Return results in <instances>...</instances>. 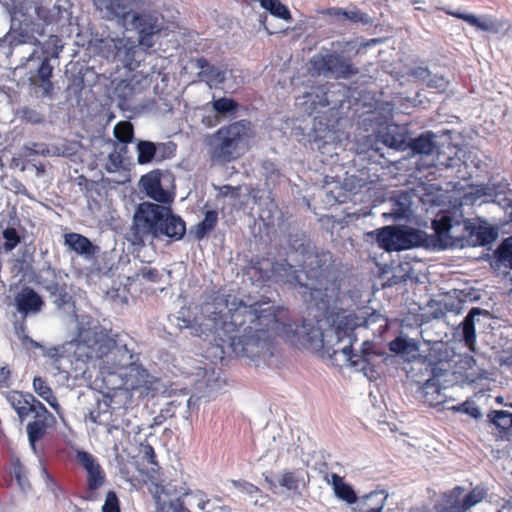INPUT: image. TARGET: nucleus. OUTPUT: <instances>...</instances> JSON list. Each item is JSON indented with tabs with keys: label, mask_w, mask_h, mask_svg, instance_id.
Segmentation results:
<instances>
[{
	"label": "nucleus",
	"mask_w": 512,
	"mask_h": 512,
	"mask_svg": "<svg viewBox=\"0 0 512 512\" xmlns=\"http://www.w3.org/2000/svg\"><path fill=\"white\" fill-rule=\"evenodd\" d=\"M228 308L221 326L216 328L219 346H226L236 356L255 358L272 355L278 338L293 344L301 340L299 326L292 321L288 309L274 306L267 297L252 303L239 300Z\"/></svg>",
	"instance_id": "1"
},
{
	"label": "nucleus",
	"mask_w": 512,
	"mask_h": 512,
	"mask_svg": "<svg viewBox=\"0 0 512 512\" xmlns=\"http://www.w3.org/2000/svg\"><path fill=\"white\" fill-rule=\"evenodd\" d=\"M253 277L257 281L299 285L309 290L311 296L314 292L326 291L334 274V260L330 251L315 250L308 253L303 261V270L308 280L302 283L298 271L286 260L272 261L262 258L253 263L251 267Z\"/></svg>",
	"instance_id": "2"
},
{
	"label": "nucleus",
	"mask_w": 512,
	"mask_h": 512,
	"mask_svg": "<svg viewBox=\"0 0 512 512\" xmlns=\"http://www.w3.org/2000/svg\"><path fill=\"white\" fill-rule=\"evenodd\" d=\"M82 341L87 348V358L98 361L99 372L106 386L134 359L126 345L118 344L104 330L88 331Z\"/></svg>",
	"instance_id": "3"
},
{
	"label": "nucleus",
	"mask_w": 512,
	"mask_h": 512,
	"mask_svg": "<svg viewBox=\"0 0 512 512\" xmlns=\"http://www.w3.org/2000/svg\"><path fill=\"white\" fill-rule=\"evenodd\" d=\"M135 238L143 241L145 236L181 240L186 233L184 220L172 213L171 208L159 204L144 202L139 205L134 216Z\"/></svg>",
	"instance_id": "4"
},
{
	"label": "nucleus",
	"mask_w": 512,
	"mask_h": 512,
	"mask_svg": "<svg viewBox=\"0 0 512 512\" xmlns=\"http://www.w3.org/2000/svg\"><path fill=\"white\" fill-rule=\"evenodd\" d=\"M250 122L239 120L220 127L210 138V159L219 164H227L242 155V145L248 138Z\"/></svg>",
	"instance_id": "5"
},
{
	"label": "nucleus",
	"mask_w": 512,
	"mask_h": 512,
	"mask_svg": "<svg viewBox=\"0 0 512 512\" xmlns=\"http://www.w3.org/2000/svg\"><path fill=\"white\" fill-rule=\"evenodd\" d=\"M155 382V377L142 364L133 359L131 364L123 368L121 373L110 381L107 388L111 390L121 389L129 393L130 397L143 399L150 394H154L156 390Z\"/></svg>",
	"instance_id": "6"
},
{
	"label": "nucleus",
	"mask_w": 512,
	"mask_h": 512,
	"mask_svg": "<svg viewBox=\"0 0 512 512\" xmlns=\"http://www.w3.org/2000/svg\"><path fill=\"white\" fill-rule=\"evenodd\" d=\"M310 64L317 75L331 76L335 79H349L359 73L350 57L335 51L314 55Z\"/></svg>",
	"instance_id": "7"
},
{
	"label": "nucleus",
	"mask_w": 512,
	"mask_h": 512,
	"mask_svg": "<svg viewBox=\"0 0 512 512\" xmlns=\"http://www.w3.org/2000/svg\"><path fill=\"white\" fill-rule=\"evenodd\" d=\"M464 491V487L455 486L443 493L441 501L434 505L435 512H467L487 496V490L481 486L472 488L466 495Z\"/></svg>",
	"instance_id": "8"
},
{
	"label": "nucleus",
	"mask_w": 512,
	"mask_h": 512,
	"mask_svg": "<svg viewBox=\"0 0 512 512\" xmlns=\"http://www.w3.org/2000/svg\"><path fill=\"white\" fill-rule=\"evenodd\" d=\"M369 235H375L379 247L388 252L410 249L419 242L417 230L401 226H385Z\"/></svg>",
	"instance_id": "9"
},
{
	"label": "nucleus",
	"mask_w": 512,
	"mask_h": 512,
	"mask_svg": "<svg viewBox=\"0 0 512 512\" xmlns=\"http://www.w3.org/2000/svg\"><path fill=\"white\" fill-rule=\"evenodd\" d=\"M432 228L437 236L439 246L447 248L460 242L463 233H454L453 229L463 228L466 234H474L475 224L469 219H456L448 214L432 221Z\"/></svg>",
	"instance_id": "10"
},
{
	"label": "nucleus",
	"mask_w": 512,
	"mask_h": 512,
	"mask_svg": "<svg viewBox=\"0 0 512 512\" xmlns=\"http://www.w3.org/2000/svg\"><path fill=\"white\" fill-rule=\"evenodd\" d=\"M108 48L106 57L120 61L129 70H135L144 61V50L129 38H115L106 41Z\"/></svg>",
	"instance_id": "11"
},
{
	"label": "nucleus",
	"mask_w": 512,
	"mask_h": 512,
	"mask_svg": "<svg viewBox=\"0 0 512 512\" xmlns=\"http://www.w3.org/2000/svg\"><path fill=\"white\" fill-rule=\"evenodd\" d=\"M76 459L87 473V500H93L96 497V491L101 488L105 481L106 475L96 458L87 451H77Z\"/></svg>",
	"instance_id": "12"
},
{
	"label": "nucleus",
	"mask_w": 512,
	"mask_h": 512,
	"mask_svg": "<svg viewBox=\"0 0 512 512\" xmlns=\"http://www.w3.org/2000/svg\"><path fill=\"white\" fill-rule=\"evenodd\" d=\"M37 283L49 293L57 307H64L70 302L71 296L67 284L62 275L55 269H47L44 274L38 277Z\"/></svg>",
	"instance_id": "13"
},
{
	"label": "nucleus",
	"mask_w": 512,
	"mask_h": 512,
	"mask_svg": "<svg viewBox=\"0 0 512 512\" xmlns=\"http://www.w3.org/2000/svg\"><path fill=\"white\" fill-rule=\"evenodd\" d=\"M444 11L447 15L455 17L457 19H461L468 23L470 26L476 28L477 30L489 32L492 34H499L505 30L506 22L497 18H494L490 15H484L482 17H477L474 14L463 13L460 11H453L446 8H439Z\"/></svg>",
	"instance_id": "14"
},
{
	"label": "nucleus",
	"mask_w": 512,
	"mask_h": 512,
	"mask_svg": "<svg viewBox=\"0 0 512 512\" xmlns=\"http://www.w3.org/2000/svg\"><path fill=\"white\" fill-rule=\"evenodd\" d=\"M37 407L38 409L32 413L34 420L29 422L26 426L28 440L33 448H35V444L38 441L45 437L47 430L56 422L55 417L48 411L44 404L41 406L38 405Z\"/></svg>",
	"instance_id": "15"
},
{
	"label": "nucleus",
	"mask_w": 512,
	"mask_h": 512,
	"mask_svg": "<svg viewBox=\"0 0 512 512\" xmlns=\"http://www.w3.org/2000/svg\"><path fill=\"white\" fill-rule=\"evenodd\" d=\"M355 341L356 340L350 339V342L344 346H339L338 348L333 349V353H343L352 366L365 370L372 359L377 356V353L374 350V343L371 341H364L359 353H357L353 349V343Z\"/></svg>",
	"instance_id": "16"
},
{
	"label": "nucleus",
	"mask_w": 512,
	"mask_h": 512,
	"mask_svg": "<svg viewBox=\"0 0 512 512\" xmlns=\"http://www.w3.org/2000/svg\"><path fill=\"white\" fill-rule=\"evenodd\" d=\"M96 9L107 20H127L132 7L127 0H92Z\"/></svg>",
	"instance_id": "17"
},
{
	"label": "nucleus",
	"mask_w": 512,
	"mask_h": 512,
	"mask_svg": "<svg viewBox=\"0 0 512 512\" xmlns=\"http://www.w3.org/2000/svg\"><path fill=\"white\" fill-rule=\"evenodd\" d=\"M162 173L159 169L152 170L140 179V186L145 194L160 203H166L170 199L169 192L163 189L161 184Z\"/></svg>",
	"instance_id": "18"
},
{
	"label": "nucleus",
	"mask_w": 512,
	"mask_h": 512,
	"mask_svg": "<svg viewBox=\"0 0 512 512\" xmlns=\"http://www.w3.org/2000/svg\"><path fill=\"white\" fill-rule=\"evenodd\" d=\"M178 509L204 511L206 505L210 502L207 494L200 489H185L178 497L168 501Z\"/></svg>",
	"instance_id": "19"
},
{
	"label": "nucleus",
	"mask_w": 512,
	"mask_h": 512,
	"mask_svg": "<svg viewBox=\"0 0 512 512\" xmlns=\"http://www.w3.org/2000/svg\"><path fill=\"white\" fill-rule=\"evenodd\" d=\"M7 400L16 411L21 421H24L35 410H37L38 405H43V403L36 399L31 393H23L20 391L10 392L7 396Z\"/></svg>",
	"instance_id": "20"
},
{
	"label": "nucleus",
	"mask_w": 512,
	"mask_h": 512,
	"mask_svg": "<svg viewBox=\"0 0 512 512\" xmlns=\"http://www.w3.org/2000/svg\"><path fill=\"white\" fill-rule=\"evenodd\" d=\"M360 317L354 313H337L333 321V327L337 338V344H340L343 340L350 342V339L357 340L354 333L357 327H360Z\"/></svg>",
	"instance_id": "21"
},
{
	"label": "nucleus",
	"mask_w": 512,
	"mask_h": 512,
	"mask_svg": "<svg viewBox=\"0 0 512 512\" xmlns=\"http://www.w3.org/2000/svg\"><path fill=\"white\" fill-rule=\"evenodd\" d=\"M195 66L200 69L197 74L198 78L210 88L218 87L226 80V71L211 64L205 57L197 58Z\"/></svg>",
	"instance_id": "22"
},
{
	"label": "nucleus",
	"mask_w": 512,
	"mask_h": 512,
	"mask_svg": "<svg viewBox=\"0 0 512 512\" xmlns=\"http://www.w3.org/2000/svg\"><path fill=\"white\" fill-rule=\"evenodd\" d=\"M15 304L18 311L24 315L39 312L44 301L41 296L31 287L25 286L16 296Z\"/></svg>",
	"instance_id": "23"
},
{
	"label": "nucleus",
	"mask_w": 512,
	"mask_h": 512,
	"mask_svg": "<svg viewBox=\"0 0 512 512\" xmlns=\"http://www.w3.org/2000/svg\"><path fill=\"white\" fill-rule=\"evenodd\" d=\"M325 14L338 21V22H351V23H367L368 17L357 7H353L350 10H346L341 7H330L326 9Z\"/></svg>",
	"instance_id": "24"
},
{
	"label": "nucleus",
	"mask_w": 512,
	"mask_h": 512,
	"mask_svg": "<svg viewBox=\"0 0 512 512\" xmlns=\"http://www.w3.org/2000/svg\"><path fill=\"white\" fill-rule=\"evenodd\" d=\"M65 245L80 255L92 256L95 254L96 247L84 235L78 233H67L64 236Z\"/></svg>",
	"instance_id": "25"
},
{
	"label": "nucleus",
	"mask_w": 512,
	"mask_h": 512,
	"mask_svg": "<svg viewBox=\"0 0 512 512\" xmlns=\"http://www.w3.org/2000/svg\"><path fill=\"white\" fill-rule=\"evenodd\" d=\"M141 92V82L139 79H137V76L135 75L130 79L120 80L115 87V93L117 97L121 101L125 102L131 100L135 95Z\"/></svg>",
	"instance_id": "26"
},
{
	"label": "nucleus",
	"mask_w": 512,
	"mask_h": 512,
	"mask_svg": "<svg viewBox=\"0 0 512 512\" xmlns=\"http://www.w3.org/2000/svg\"><path fill=\"white\" fill-rule=\"evenodd\" d=\"M50 57L44 56L40 66L37 69V79L39 82H34L35 85L43 88V95L49 96L53 91V83L51 77L53 74V67L50 64Z\"/></svg>",
	"instance_id": "27"
},
{
	"label": "nucleus",
	"mask_w": 512,
	"mask_h": 512,
	"mask_svg": "<svg viewBox=\"0 0 512 512\" xmlns=\"http://www.w3.org/2000/svg\"><path fill=\"white\" fill-rule=\"evenodd\" d=\"M483 313V310L474 307L472 308L467 316L464 318L462 322V333H463V340L472 351H474V346L476 343V331H475V322L474 318L476 315H480Z\"/></svg>",
	"instance_id": "28"
},
{
	"label": "nucleus",
	"mask_w": 512,
	"mask_h": 512,
	"mask_svg": "<svg viewBox=\"0 0 512 512\" xmlns=\"http://www.w3.org/2000/svg\"><path fill=\"white\" fill-rule=\"evenodd\" d=\"M409 148L414 154L420 155H431L433 154L436 143L434 141V134L432 132H426L413 138L409 142Z\"/></svg>",
	"instance_id": "29"
},
{
	"label": "nucleus",
	"mask_w": 512,
	"mask_h": 512,
	"mask_svg": "<svg viewBox=\"0 0 512 512\" xmlns=\"http://www.w3.org/2000/svg\"><path fill=\"white\" fill-rule=\"evenodd\" d=\"M331 484L335 495L346 501L348 504H353L357 500V496L352 487L343 481V478L336 473L331 474Z\"/></svg>",
	"instance_id": "30"
},
{
	"label": "nucleus",
	"mask_w": 512,
	"mask_h": 512,
	"mask_svg": "<svg viewBox=\"0 0 512 512\" xmlns=\"http://www.w3.org/2000/svg\"><path fill=\"white\" fill-rule=\"evenodd\" d=\"M327 90L328 88L325 85H321L316 87L313 92L306 93L305 104L308 105L311 111H315L319 108H324L330 105Z\"/></svg>",
	"instance_id": "31"
},
{
	"label": "nucleus",
	"mask_w": 512,
	"mask_h": 512,
	"mask_svg": "<svg viewBox=\"0 0 512 512\" xmlns=\"http://www.w3.org/2000/svg\"><path fill=\"white\" fill-rule=\"evenodd\" d=\"M217 223L218 212L215 210L206 211L204 219L201 222H199L193 229L194 237L197 240H202L215 229Z\"/></svg>",
	"instance_id": "32"
},
{
	"label": "nucleus",
	"mask_w": 512,
	"mask_h": 512,
	"mask_svg": "<svg viewBox=\"0 0 512 512\" xmlns=\"http://www.w3.org/2000/svg\"><path fill=\"white\" fill-rule=\"evenodd\" d=\"M34 391L43 398L53 409L57 412L60 409V405L52 389L47 382L40 376H36L33 379Z\"/></svg>",
	"instance_id": "33"
},
{
	"label": "nucleus",
	"mask_w": 512,
	"mask_h": 512,
	"mask_svg": "<svg viewBox=\"0 0 512 512\" xmlns=\"http://www.w3.org/2000/svg\"><path fill=\"white\" fill-rule=\"evenodd\" d=\"M495 263L498 268L512 269V236L505 238L496 249Z\"/></svg>",
	"instance_id": "34"
},
{
	"label": "nucleus",
	"mask_w": 512,
	"mask_h": 512,
	"mask_svg": "<svg viewBox=\"0 0 512 512\" xmlns=\"http://www.w3.org/2000/svg\"><path fill=\"white\" fill-rule=\"evenodd\" d=\"M136 149L137 162L141 165L150 163L157 155V144L151 141L140 140Z\"/></svg>",
	"instance_id": "35"
},
{
	"label": "nucleus",
	"mask_w": 512,
	"mask_h": 512,
	"mask_svg": "<svg viewBox=\"0 0 512 512\" xmlns=\"http://www.w3.org/2000/svg\"><path fill=\"white\" fill-rule=\"evenodd\" d=\"M9 473L15 478L17 484L22 490L30 486L27 478V471L18 457L10 458Z\"/></svg>",
	"instance_id": "36"
},
{
	"label": "nucleus",
	"mask_w": 512,
	"mask_h": 512,
	"mask_svg": "<svg viewBox=\"0 0 512 512\" xmlns=\"http://www.w3.org/2000/svg\"><path fill=\"white\" fill-rule=\"evenodd\" d=\"M389 350L395 354H410L418 350V344L403 336H397L389 343Z\"/></svg>",
	"instance_id": "37"
},
{
	"label": "nucleus",
	"mask_w": 512,
	"mask_h": 512,
	"mask_svg": "<svg viewBox=\"0 0 512 512\" xmlns=\"http://www.w3.org/2000/svg\"><path fill=\"white\" fill-rule=\"evenodd\" d=\"M262 8L268 10L273 16L280 19L292 20L288 7L280 2V0H259Z\"/></svg>",
	"instance_id": "38"
},
{
	"label": "nucleus",
	"mask_w": 512,
	"mask_h": 512,
	"mask_svg": "<svg viewBox=\"0 0 512 512\" xmlns=\"http://www.w3.org/2000/svg\"><path fill=\"white\" fill-rule=\"evenodd\" d=\"M303 478L298 470H285L279 479L281 487L291 492H298Z\"/></svg>",
	"instance_id": "39"
},
{
	"label": "nucleus",
	"mask_w": 512,
	"mask_h": 512,
	"mask_svg": "<svg viewBox=\"0 0 512 512\" xmlns=\"http://www.w3.org/2000/svg\"><path fill=\"white\" fill-rule=\"evenodd\" d=\"M113 132L115 138L124 145L131 143L134 137V128L130 121L118 122Z\"/></svg>",
	"instance_id": "40"
},
{
	"label": "nucleus",
	"mask_w": 512,
	"mask_h": 512,
	"mask_svg": "<svg viewBox=\"0 0 512 512\" xmlns=\"http://www.w3.org/2000/svg\"><path fill=\"white\" fill-rule=\"evenodd\" d=\"M490 421L500 429V432H506L512 427V413L505 410L493 411L490 415Z\"/></svg>",
	"instance_id": "41"
},
{
	"label": "nucleus",
	"mask_w": 512,
	"mask_h": 512,
	"mask_svg": "<svg viewBox=\"0 0 512 512\" xmlns=\"http://www.w3.org/2000/svg\"><path fill=\"white\" fill-rule=\"evenodd\" d=\"M212 107L218 114L226 115L236 113L239 104L232 98L221 97L212 102Z\"/></svg>",
	"instance_id": "42"
},
{
	"label": "nucleus",
	"mask_w": 512,
	"mask_h": 512,
	"mask_svg": "<svg viewBox=\"0 0 512 512\" xmlns=\"http://www.w3.org/2000/svg\"><path fill=\"white\" fill-rule=\"evenodd\" d=\"M62 49L61 39L56 35H50L42 46L44 56H49L50 59L57 58Z\"/></svg>",
	"instance_id": "43"
},
{
	"label": "nucleus",
	"mask_w": 512,
	"mask_h": 512,
	"mask_svg": "<svg viewBox=\"0 0 512 512\" xmlns=\"http://www.w3.org/2000/svg\"><path fill=\"white\" fill-rule=\"evenodd\" d=\"M448 410L454 411V412H461L468 414L472 418L478 419L481 417V412L477 406L474 405L473 402L466 400L463 403H460L458 405L450 406L447 408Z\"/></svg>",
	"instance_id": "44"
},
{
	"label": "nucleus",
	"mask_w": 512,
	"mask_h": 512,
	"mask_svg": "<svg viewBox=\"0 0 512 512\" xmlns=\"http://www.w3.org/2000/svg\"><path fill=\"white\" fill-rule=\"evenodd\" d=\"M4 248L6 251L13 250L21 241L17 230L13 227H8L3 230Z\"/></svg>",
	"instance_id": "45"
},
{
	"label": "nucleus",
	"mask_w": 512,
	"mask_h": 512,
	"mask_svg": "<svg viewBox=\"0 0 512 512\" xmlns=\"http://www.w3.org/2000/svg\"><path fill=\"white\" fill-rule=\"evenodd\" d=\"M473 235L477 236L479 243L482 245L491 243L497 236L493 228L476 225Z\"/></svg>",
	"instance_id": "46"
},
{
	"label": "nucleus",
	"mask_w": 512,
	"mask_h": 512,
	"mask_svg": "<svg viewBox=\"0 0 512 512\" xmlns=\"http://www.w3.org/2000/svg\"><path fill=\"white\" fill-rule=\"evenodd\" d=\"M141 452L143 454L142 458L144 461H146L149 465H151V470L156 471L159 469V465L157 462V457L155 450L152 445L150 444H142Z\"/></svg>",
	"instance_id": "47"
},
{
	"label": "nucleus",
	"mask_w": 512,
	"mask_h": 512,
	"mask_svg": "<svg viewBox=\"0 0 512 512\" xmlns=\"http://www.w3.org/2000/svg\"><path fill=\"white\" fill-rule=\"evenodd\" d=\"M377 322H382V324L379 326V328L386 329L387 328V319L384 318L380 313L373 311L371 312L367 317H360L359 323L360 326H364L368 328L372 324H375Z\"/></svg>",
	"instance_id": "48"
},
{
	"label": "nucleus",
	"mask_w": 512,
	"mask_h": 512,
	"mask_svg": "<svg viewBox=\"0 0 512 512\" xmlns=\"http://www.w3.org/2000/svg\"><path fill=\"white\" fill-rule=\"evenodd\" d=\"M139 20H140V16L138 14H134L133 21L136 23V25L139 28V36H143L146 34L155 36L160 31L156 24H153V23H150L147 21H143V23L142 22L137 23V21H139Z\"/></svg>",
	"instance_id": "49"
},
{
	"label": "nucleus",
	"mask_w": 512,
	"mask_h": 512,
	"mask_svg": "<svg viewBox=\"0 0 512 512\" xmlns=\"http://www.w3.org/2000/svg\"><path fill=\"white\" fill-rule=\"evenodd\" d=\"M449 86V81L442 75H433L427 81V87L444 93Z\"/></svg>",
	"instance_id": "50"
},
{
	"label": "nucleus",
	"mask_w": 512,
	"mask_h": 512,
	"mask_svg": "<svg viewBox=\"0 0 512 512\" xmlns=\"http://www.w3.org/2000/svg\"><path fill=\"white\" fill-rule=\"evenodd\" d=\"M102 512H121L120 504L117 494L114 491H109L106 495Z\"/></svg>",
	"instance_id": "51"
},
{
	"label": "nucleus",
	"mask_w": 512,
	"mask_h": 512,
	"mask_svg": "<svg viewBox=\"0 0 512 512\" xmlns=\"http://www.w3.org/2000/svg\"><path fill=\"white\" fill-rule=\"evenodd\" d=\"M49 153L48 147L43 143H31L23 147V156L28 158L33 155H46Z\"/></svg>",
	"instance_id": "52"
},
{
	"label": "nucleus",
	"mask_w": 512,
	"mask_h": 512,
	"mask_svg": "<svg viewBox=\"0 0 512 512\" xmlns=\"http://www.w3.org/2000/svg\"><path fill=\"white\" fill-rule=\"evenodd\" d=\"M176 145L172 142L158 143L157 152H159L158 161L169 159L174 156Z\"/></svg>",
	"instance_id": "53"
},
{
	"label": "nucleus",
	"mask_w": 512,
	"mask_h": 512,
	"mask_svg": "<svg viewBox=\"0 0 512 512\" xmlns=\"http://www.w3.org/2000/svg\"><path fill=\"white\" fill-rule=\"evenodd\" d=\"M123 166L122 155L114 150L108 155L107 170L109 172H116Z\"/></svg>",
	"instance_id": "54"
},
{
	"label": "nucleus",
	"mask_w": 512,
	"mask_h": 512,
	"mask_svg": "<svg viewBox=\"0 0 512 512\" xmlns=\"http://www.w3.org/2000/svg\"><path fill=\"white\" fill-rule=\"evenodd\" d=\"M55 8L56 6H54L53 9H48L39 5L36 7L37 17L45 23H51L56 16V13L54 12Z\"/></svg>",
	"instance_id": "55"
},
{
	"label": "nucleus",
	"mask_w": 512,
	"mask_h": 512,
	"mask_svg": "<svg viewBox=\"0 0 512 512\" xmlns=\"http://www.w3.org/2000/svg\"><path fill=\"white\" fill-rule=\"evenodd\" d=\"M234 486L245 491L246 493H248L249 495H254V494H257L258 492H260V489L250 483V482H247V481H234Z\"/></svg>",
	"instance_id": "56"
},
{
	"label": "nucleus",
	"mask_w": 512,
	"mask_h": 512,
	"mask_svg": "<svg viewBox=\"0 0 512 512\" xmlns=\"http://www.w3.org/2000/svg\"><path fill=\"white\" fill-rule=\"evenodd\" d=\"M9 189L15 194L27 195L25 185L17 178H12L9 181Z\"/></svg>",
	"instance_id": "57"
},
{
	"label": "nucleus",
	"mask_w": 512,
	"mask_h": 512,
	"mask_svg": "<svg viewBox=\"0 0 512 512\" xmlns=\"http://www.w3.org/2000/svg\"><path fill=\"white\" fill-rule=\"evenodd\" d=\"M43 476L48 489H50L53 493H55L59 488L54 477L47 471V469L43 468Z\"/></svg>",
	"instance_id": "58"
},
{
	"label": "nucleus",
	"mask_w": 512,
	"mask_h": 512,
	"mask_svg": "<svg viewBox=\"0 0 512 512\" xmlns=\"http://www.w3.org/2000/svg\"><path fill=\"white\" fill-rule=\"evenodd\" d=\"M138 45L144 50L147 51L155 45L154 36L146 34L143 36H139Z\"/></svg>",
	"instance_id": "59"
},
{
	"label": "nucleus",
	"mask_w": 512,
	"mask_h": 512,
	"mask_svg": "<svg viewBox=\"0 0 512 512\" xmlns=\"http://www.w3.org/2000/svg\"><path fill=\"white\" fill-rule=\"evenodd\" d=\"M142 276L150 281H157L159 279V272L156 268H145L142 270Z\"/></svg>",
	"instance_id": "60"
},
{
	"label": "nucleus",
	"mask_w": 512,
	"mask_h": 512,
	"mask_svg": "<svg viewBox=\"0 0 512 512\" xmlns=\"http://www.w3.org/2000/svg\"><path fill=\"white\" fill-rule=\"evenodd\" d=\"M79 185H82L84 183V187L86 191H91L97 183L95 181L89 180L85 178L84 176L79 177Z\"/></svg>",
	"instance_id": "61"
},
{
	"label": "nucleus",
	"mask_w": 512,
	"mask_h": 512,
	"mask_svg": "<svg viewBox=\"0 0 512 512\" xmlns=\"http://www.w3.org/2000/svg\"><path fill=\"white\" fill-rule=\"evenodd\" d=\"M162 511L163 512H192L191 510L178 509V507L171 505V503H169V502L163 504Z\"/></svg>",
	"instance_id": "62"
},
{
	"label": "nucleus",
	"mask_w": 512,
	"mask_h": 512,
	"mask_svg": "<svg viewBox=\"0 0 512 512\" xmlns=\"http://www.w3.org/2000/svg\"><path fill=\"white\" fill-rule=\"evenodd\" d=\"M10 376V371L6 367H2L0 369V382L8 380Z\"/></svg>",
	"instance_id": "63"
},
{
	"label": "nucleus",
	"mask_w": 512,
	"mask_h": 512,
	"mask_svg": "<svg viewBox=\"0 0 512 512\" xmlns=\"http://www.w3.org/2000/svg\"><path fill=\"white\" fill-rule=\"evenodd\" d=\"M483 373H479L478 375H474V374H467L466 375V379L470 382V383H475L477 382L478 380L482 379L483 378Z\"/></svg>",
	"instance_id": "64"
}]
</instances>
